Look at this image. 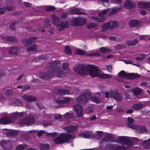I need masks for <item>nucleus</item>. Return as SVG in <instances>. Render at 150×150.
<instances>
[{"label": "nucleus", "instance_id": "nucleus-1", "mask_svg": "<svg viewBox=\"0 0 150 150\" xmlns=\"http://www.w3.org/2000/svg\"><path fill=\"white\" fill-rule=\"evenodd\" d=\"M60 62L57 61L50 63L49 64L51 66L50 67L51 69L45 70L42 72H40L39 77L41 78L48 79L54 75L59 78L65 76L69 71L68 64L67 63H63L62 67L64 71L62 69H60Z\"/></svg>", "mask_w": 150, "mask_h": 150}, {"label": "nucleus", "instance_id": "nucleus-2", "mask_svg": "<svg viewBox=\"0 0 150 150\" xmlns=\"http://www.w3.org/2000/svg\"><path fill=\"white\" fill-rule=\"evenodd\" d=\"M74 70L77 73L82 75H86L89 74L93 77L98 76L101 79H107L112 77L111 74L100 73L99 69L97 67L92 65L86 67L84 65L79 64L74 67Z\"/></svg>", "mask_w": 150, "mask_h": 150}, {"label": "nucleus", "instance_id": "nucleus-3", "mask_svg": "<svg viewBox=\"0 0 150 150\" xmlns=\"http://www.w3.org/2000/svg\"><path fill=\"white\" fill-rule=\"evenodd\" d=\"M105 138L100 142L101 146L104 142L112 141L124 145H127L128 146H130L132 144V141L130 140L128 137L125 136L117 137L114 135L111 134L107 133H105Z\"/></svg>", "mask_w": 150, "mask_h": 150}, {"label": "nucleus", "instance_id": "nucleus-4", "mask_svg": "<svg viewBox=\"0 0 150 150\" xmlns=\"http://www.w3.org/2000/svg\"><path fill=\"white\" fill-rule=\"evenodd\" d=\"M67 15L65 13H63L61 15L60 18L54 15L52 16L53 22L58 31L63 30L67 27L68 23L67 20Z\"/></svg>", "mask_w": 150, "mask_h": 150}, {"label": "nucleus", "instance_id": "nucleus-5", "mask_svg": "<svg viewBox=\"0 0 150 150\" xmlns=\"http://www.w3.org/2000/svg\"><path fill=\"white\" fill-rule=\"evenodd\" d=\"M92 93L89 90H84L83 94H81L77 98L76 100L77 102L81 104H83L91 100L97 103H100L101 100L100 98L96 96H91Z\"/></svg>", "mask_w": 150, "mask_h": 150}, {"label": "nucleus", "instance_id": "nucleus-6", "mask_svg": "<svg viewBox=\"0 0 150 150\" xmlns=\"http://www.w3.org/2000/svg\"><path fill=\"white\" fill-rule=\"evenodd\" d=\"M140 75L137 74H127L124 71H122L118 74V76L119 78L123 77L128 79H133L137 78Z\"/></svg>", "mask_w": 150, "mask_h": 150}, {"label": "nucleus", "instance_id": "nucleus-7", "mask_svg": "<svg viewBox=\"0 0 150 150\" xmlns=\"http://www.w3.org/2000/svg\"><path fill=\"white\" fill-rule=\"evenodd\" d=\"M71 138V136L68 134H62L59 137L55 138L54 142L56 144H62L67 141Z\"/></svg>", "mask_w": 150, "mask_h": 150}, {"label": "nucleus", "instance_id": "nucleus-8", "mask_svg": "<svg viewBox=\"0 0 150 150\" xmlns=\"http://www.w3.org/2000/svg\"><path fill=\"white\" fill-rule=\"evenodd\" d=\"M118 23L115 21H110L106 24H103L101 26V30L104 31L108 29L114 28L117 27Z\"/></svg>", "mask_w": 150, "mask_h": 150}, {"label": "nucleus", "instance_id": "nucleus-9", "mask_svg": "<svg viewBox=\"0 0 150 150\" xmlns=\"http://www.w3.org/2000/svg\"><path fill=\"white\" fill-rule=\"evenodd\" d=\"M35 119L33 116H28L21 121L20 125L21 126L26 125L29 126L33 125L35 123Z\"/></svg>", "mask_w": 150, "mask_h": 150}, {"label": "nucleus", "instance_id": "nucleus-10", "mask_svg": "<svg viewBox=\"0 0 150 150\" xmlns=\"http://www.w3.org/2000/svg\"><path fill=\"white\" fill-rule=\"evenodd\" d=\"M73 109L78 117H81L83 115V109L82 107L79 104H76L74 105Z\"/></svg>", "mask_w": 150, "mask_h": 150}, {"label": "nucleus", "instance_id": "nucleus-11", "mask_svg": "<svg viewBox=\"0 0 150 150\" xmlns=\"http://www.w3.org/2000/svg\"><path fill=\"white\" fill-rule=\"evenodd\" d=\"M71 98H64L61 99L55 100V102L57 103L60 105L61 106L67 105L71 101Z\"/></svg>", "mask_w": 150, "mask_h": 150}, {"label": "nucleus", "instance_id": "nucleus-12", "mask_svg": "<svg viewBox=\"0 0 150 150\" xmlns=\"http://www.w3.org/2000/svg\"><path fill=\"white\" fill-rule=\"evenodd\" d=\"M0 146L4 150H10L12 148L11 143L8 140L1 141Z\"/></svg>", "mask_w": 150, "mask_h": 150}, {"label": "nucleus", "instance_id": "nucleus-13", "mask_svg": "<svg viewBox=\"0 0 150 150\" xmlns=\"http://www.w3.org/2000/svg\"><path fill=\"white\" fill-rule=\"evenodd\" d=\"M110 9H104L100 13H99L98 10H90L88 11V12L91 15H95L98 14L99 16H101L107 13L110 11Z\"/></svg>", "mask_w": 150, "mask_h": 150}, {"label": "nucleus", "instance_id": "nucleus-14", "mask_svg": "<svg viewBox=\"0 0 150 150\" xmlns=\"http://www.w3.org/2000/svg\"><path fill=\"white\" fill-rule=\"evenodd\" d=\"M110 97L117 101H119L122 99V96L120 94L114 91H110Z\"/></svg>", "mask_w": 150, "mask_h": 150}, {"label": "nucleus", "instance_id": "nucleus-15", "mask_svg": "<svg viewBox=\"0 0 150 150\" xmlns=\"http://www.w3.org/2000/svg\"><path fill=\"white\" fill-rule=\"evenodd\" d=\"M36 38L35 37H31L28 39H25L22 42V43L24 46L28 47L30 46L32 43L35 41Z\"/></svg>", "mask_w": 150, "mask_h": 150}, {"label": "nucleus", "instance_id": "nucleus-16", "mask_svg": "<svg viewBox=\"0 0 150 150\" xmlns=\"http://www.w3.org/2000/svg\"><path fill=\"white\" fill-rule=\"evenodd\" d=\"M124 5L127 8L132 9L134 7L135 4L131 0H127L125 1Z\"/></svg>", "mask_w": 150, "mask_h": 150}, {"label": "nucleus", "instance_id": "nucleus-17", "mask_svg": "<svg viewBox=\"0 0 150 150\" xmlns=\"http://www.w3.org/2000/svg\"><path fill=\"white\" fill-rule=\"evenodd\" d=\"M15 7L13 5H11L9 6H7L6 7H0V15L4 14L6 11H11L14 9Z\"/></svg>", "mask_w": 150, "mask_h": 150}, {"label": "nucleus", "instance_id": "nucleus-18", "mask_svg": "<svg viewBox=\"0 0 150 150\" xmlns=\"http://www.w3.org/2000/svg\"><path fill=\"white\" fill-rule=\"evenodd\" d=\"M22 98L25 101L28 102H33L37 100V98L35 97L28 96L25 94L23 95Z\"/></svg>", "mask_w": 150, "mask_h": 150}, {"label": "nucleus", "instance_id": "nucleus-19", "mask_svg": "<svg viewBox=\"0 0 150 150\" xmlns=\"http://www.w3.org/2000/svg\"><path fill=\"white\" fill-rule=\"evenodd\" d=\"M12 122V120L8 117H5L0 119V124H8L11 123Z\"/></svg>", "mask_w": 150, "mask_h": 150}, {"label": "nucleus", "instance_id": "nucleus-20", "mask_svg": "<svg viewBox=\"0 0 150 150\" xmlns=\"http://www.w3.org/2000/svg\"><path fill=\"white\" fill-rule=\"evenodd\" d=\"M20 52L19 48L16 47H11L9 50V54L14 55L18 54Z\"/></svg>", "mask_w": 150, "mask_h": 150}, {"label": "nucleus", "instance_id": "nucleus-21", "mask_svg": "<svg viewBox=\"0 0 150 150\" xmlns=\"http://www.w3.org/2000/svg\"><path fill=\"white\" fill-rule=\"evenodd\" d=\"M138 6L141 8H150V2H139L138 4Z\"/></svg>", "mask_w": 150, "mask_h": 150}, {"label": "nucleus", "instance_id": "nucleus-22", "mask_svg": "<svg viewBox=\"0 0 150 150\" xmlns=\"http://www.w3.org/2000/svg\"><path fill=\"white\" fill-rule=\"evenodd\" d=\"M100 16V17L98 18V17H96L94 16H91L90 17V18L95 21L99 23H102L104 21L105 18L103 16Z\"/></svg>", "mask_w": 150, "mask_h": 150}, {"label": "nucleus", "instance_id": "nucleus-23", "mask_svg": "<svg viewBox=\"0 0 150 150\" xmlns=\"http://www.w3.org/2000/svg\"><path fill=\"white\" fill-rule=\"evenodd\" d=\"M127 121L128 122L127 123V124L129 127L134 129L136 128V125L132 124L133 122H134V119L132 118H128Z\"/></svg>", "mask_w": 150, "mask_h": 150}, {"label": "nucleus", "instance_id": "nucleus-24", "mask_svg": "<svg viewBox=\"0 0 150 150\" xmlns=\"http://www.w3.org/2000/svg\"><path fill=\"white\" fill-rule=\"evenodd\" d=\"M63 129L68 132H73L76 130V128L73 125H71L64 128Z\"/></svg>", "mask_w": 150, "mask_h": 150}, {"label": "nucleus", "instance_id": "nucleus-25", "mask_svg": "<svg viewBox=\"0 0 150 150\" xmlns=\"http://www.w3.org/2000/svg\"><path fill=\"white\" fill-rule=\"evenodd\" d=\"M131 91L134 95L137 96L142 93V90L140 88L137 87L132 90Z\"/></svg>", "mask_w": 150, "mask_h": 150}, {"label": "nucleus", "instance_id": "nucleus-26", "mask_svg": "<svg viewBox=\"0 0 150 150\" xmlns=\"http://www.w3.org/2000/svg\"><path fill=\"white\" fill-rule=\"evenodd\" d=\"M3 39L8 41L13 42H17V39L14 37L10 36H6L3 38Z\"/></svg>", "mask_w": 150, "mask_h": 150}, {"label": "nucleus", "instance_id": "nucleus-27", "mask_svg": "<svg viewBox=\"0 0 150 150\" xmlns=\"http://www.w3.org/2000/svg\"><path fill=\"white\" fill-rule=\"evenodd\" d=\"M57 93L59 95L70 94V92L69 90L63 89H59L57 91Z\"/></svg>", "mask_w": 150, "mask_h": 150}, {"label": "nucleus", "instance_id": "nucleus-28", "mask_svg": "<svg viewBox=\"0 0 150 150\" xmlns=\"http://www.w3.org/2000/svg\"><path fill=\"white\" fill-rule=\"evenodd\" d=\"M6 134L8 137H12L18 135V133L16 131L12 130L7 132Z\"/></svg>", "mask_w": 150, "mask_h": 150}, {"label": "nucleus", "instance_id": "nucleus-29", "mask_svg": "<svg viewBox=\"0 0 150 150\" xmlns=\"http://www.w3.org/2000/svg\"><path fill=\"white\" fill-rule=\"evenodd\" d=\"M23 112H16L11 114V117L14 119H16L17 117H22L23 115Z\"/></svg>", "mask_w": 150, "mask_h": 150}, {"label": "nucleus", "instance_id": "nucleus-30", "mask_svg": "<svg viewBox=\"0 0 150 150\" xmlns=\"http://www.w3.org/2000/svg\"><path fill=\"white\" fill-rule=\"evenodd\" d=\"M139 22L137 20H131L129 22V25L131 27L137 26L139 24Z\"/></svg>", "mask_w": 150, "mask_h": 150}, {"label": "nucleus", "instance_id": "nucleus-31", "mask_svg": "<svg viewBox=\"0 0 150 150\" xmlns=\"http://www.w3.org/2000/svg\"><path fill=\"white\" fill-rule=\"evenodd\" d=\"M136 128H134V129H136L137 130L140 131L141 133L146 132V129L144 127L139 125H136Z\"/></svg>", "mask_w": 150, "mask_h": 150}, {"label": "nucleus", "instance_id": "nucleus-32", "mask_svg": "<svg viewBox=\"0 0 150 150\" xmlns=\"http://www.w3.org/2000/svg\"><path fill=\"white\" fill-rule=\"evenodd\" d=\"M143 144L146 149H149L150 150V139L144 141Z\"/></svg>", "mask_w": 150, "mask_h": 150}, {"label": "nucleus", "instance_id": "nucleus-33", "mask_svg": "<svg viewBox=\"0 0 150 150\" xmlns=\"http://www.w3.org/2000/svg\"><path fill=\"white\" fill-rule=\"evenodd\" d=\"M138 43L137 39H135L132 41L128 40L127 42V45L128 46H131L135 45Z\"/></svg>", "mask_w": 150, "mask_h": 150}, {"label": "nucleus", "instance_id": "nucleus-34", "mask_svg": "<svg viewBox=\"0 0 150 150\" xmlns=\"http://www.w3.org/2000/svg\"><path fill=\"white\" fill-rule=\"evenodd\" d=\"M75 52L77 54L81 55H86V53L85 51L79 49H78L76 50L75 51Z\"/></svg>", "mask_w": 150, "mask_h": 150}, {"label": "nucleus", "instance_id": "nucleus-35", "mask_svg": "<svg viewBox=\"0 0 150 150\" xmlns=\"http://www.w3.org/2000/svg\"><path fill=\"white\" fill-rule=\"evenodd\" d=\"M144 106V105L141 103L136 104L133 106V108L135 110H137Z\"/></svg>", "mask_w": 150, "mask_h": 150}, {"label": "nucleus", "instance_id": "nucleus-36", "mask_svg": "<svg viewBox=\"0 0 150 150\" xmlns=\"http://www.w3.org/2000/svg\"><path fill=\"white\" fill-rule=\"evenodd\" d=\"M100 52L103 53L109 52L111 51V50L108 48L102 47L100 48Z\"/></svg>", "mask_w": 150, "mask_h": 150}, {"label": "nucleus", "instance_id": "nucleus-37", "mask_svg": "<svg viewBox=\"0 0 150 150\" xmlns=\"http://www.w3.org/2000/svg\"><path fill=\"white\" fill-rule=\"evenodd\" d=\"M28 146L26 144H20L18 145L16 148V150H24Z\"/></svg>", "mask_w": 150, "mask_h": 150}, {"label": "nucleus", "instance_id": "nucleus-38", "mask_svg": "<svg viewBox=\"0 0 150 150\" xmlns=\"http://www.w3.org/2000/svg\"><path fill=\"white\" fill-rule=\"evenodd\" d=\"M40 148L41 150H47L49 148V146L47 144H41Z\"/></svg>", "mask_w": 150, "mask_h": 150}, {"label": "nucleus", "instance_id": "nucleus-39", "mask_svg": "<svg viewBox=\"0 0 150 150\" xmlns=\"http://www.w3.org/2000/svg\"><path fill=\"white\" fill-rule=\"evenodd\" d=\"M100 54L98 53V51L96 50V53H86V56L90 57H93L96 56H100Z\"/></svg>", "mask_w": 150, "mask_h": 150}, {"label": "nucleus", "instance_id": "nucleus-40", "mask_svg": "<svg viewBox=\"0 0 150 150\" xmlns=\"http://www.w3.org/2000/svg\"><path fill=\"white\" fill-rule=\"evenodd\" d=\"M78 21L80 23V25H82L86 23V19L85 18L80 17L79 18Z\"/></svg>", "mask_w": 150, "mask_h": 150}, {"label": "nucleus", "instance_id": "nucleus-41", "mask_svg": "<svg viewBox=\"0 0 150 150\" xmlns=\"http://www.w3.org/2000/svg\"><path fill=\"white\" fill-rule=\"evenodd\" d=\"M27 50L28 52H30L31 51H36L37 50V47L36 45H34L32 47L27 48Z\"/></svg>", "mask_w": 150, "mask_h": 150}, {"label": "nucleus", "instance_id": "nucleus-42", "mask_svg": "<svg viewBox=\"0 0 150 150\" xmlns=\"http://www.w3.org/2000/svg\"><path fill=\"white\" fill-rule=\"evenodd\" d=\"M78 14H81L83 15H86V13L85 12L84 10L81 8L77 9Z\"/></svg>", "mask_w": 150, "mask_h": 150}, {"label": "nucleus", "instance_id": "nucleus-43", "mask_svg": "<svg viewBox=\"0 0 150 150\" xmlns=\"http://www.w3.org/2000/svg\"><path fill=\"white\" fill-rule=\"evenodd\" d=\"M64 53L67 54H71V50L69 47L68 46L65 47Z\"/></svg>", "mask_w": 150, "mask_h": 150}, {"label": "nucleus", "instance_id": "nucleus-44", "mask_svg": "<svg viewBox=\"0 0 150 150\" xmlns=\"http://www.w3.org/2000/svg\"><path fill=\"white\" fill-rule=\"evenodd\" d=\"M74 116V114L72 113H67L64 115V117L65 118L69 119L72 118Z\"/></svg>", "mask_w": 150, "mask_h": 150}, {"label": "nucleus", "instance_id": "nucleus-45", "mask_svg": "<svg viewBox=\"0 0 150 150\" xmlns=\"http://www.w3.org/2000/svg\"><path fill=\"white\" fill-rule=\"evenodd\" d=\"M119 9L117 8H112L110 11V13H109L110 15H111L115 13L118 11Z\"/></svg>", "mask_w": 150, "mask_h": 150}, {"label": "nucleus", "instance_id": "nucleus-46", "mask_svg": "<svg viewBox=\"0 0 150 150\" xmlns=\"http://www.w3.org/2000/svg\"><path fill=\"white\" fill-rule=\"evenodd\" d=\"M141 40H145L149 39L150 40V36L149 35H141L140 36Z\"/></svg>", "mask_w": 150, "mask_h": 150}, {"label": "nucleus", "instance_id": "nucleus-47", "mask_svg": "<svg viewBox=\"0 0 150 150\" xmlns=\"http://www.w3.org/2000/svg\"><path fill=\"white\" fill-rule=\"evenodd\" d=\"M114 150H126V148L123 146H117L114 148Z\"/></svg>", "mask_w": 150, "mask_h": 150}, {"label": "nucleus", "instance_id": "nucleus-48", "mask_svg": "<svg viewBox=\"0 0 150 150\" xmlns=\"http://www.w3.org/2000/svg\"><path fill=\"white\" fill-rule=\"evenodd\" d=\"M77 8H75L71 9L70 11V13L71 14H78Z\"/></svg>", "mask_w": 150, "mask_h": 150}, {"label": "nucleus", "instance_id": "nucleus-49", "mask_svg": "<svg viewBox=\"0 0 150 150\" xmlns=\"http://www.w3.org/2000/svg\"><path fill=\"white\" fill-rule=\"evenodd\" d=\"M16 22L15 21L14 22L12 23L11 24H10L9 25V27L10 28L13 30H14L15 29V28L14 26L15 25V24H16Z\"/></svg>", "mask_w": 150, "mask_h": 150}, {"label": "nucleus", "instance_id": "nucleus-50", "mask_svg": "<svg viewBox=\"0 0 150 150\" xmlns=\"http://www.w3.org/2000/svg\"><path fill=\"white\" fill-rule=\"evenodd\" d=\"M56 9L55 7L54 6H49L47 8V9L48 11H53Z\"/></svg>", "mask_w": 150, "mask_h": 150}, {"label": "nucleus", "instance_id": "nucleus-51", "mask_svg": "<svg viewBox=\"0 0 150 150\" xmlns=\"http://www.w3.org/2000/svg\"><path fill=\"white\" fill-rule=\"evenodd\" d=\"M106 67L107 70L110 73L112 71V67L111 65H107Z\"/></svg>", "mask_w": 150, "mask_h": 150}, {"label": "nucleus", "instance_id": "nucleus-52", "mask_svg": "<svg viewBox=\"0 0 150 150\" xmlns=\"http://www.w3.org/2000/svg\"><path fill=\"white\" fill-rule=\"evenodd\" d=\"M97 135L99 137H102L103 135L104 136L105 133H104L102 131H97Z\"/></svg>", "mask_w": 150, "mask_h": 150}, {"label": "nucleus", "instance_id": "nucleus-53", "mask_svg": "<svg viewBox=\"0 0 150 150\" xmlns=\"http://www.w3.org/2000/svg\"><path fill=\"white\" fill-rule=\"evenodd\" d=\"M111 3H120L121 2L120 0H110Z\"/></svg>", "mask_w": 150, "mask_h": 150}, {"label": "nucleus", "instance_id": "nucleus-54", "mask_svg": "<svg viewBox=\"0 0 150 150\" xmlns=\"http://www.w3.org/2000/svg\"><path fill=\"white\" fill-rule=\"evenodd\" d=\"M145 57L144 56L138 57L135 58V59L138 61H141L144 59Z\"/></svg>", "mask_w": 150, "mask_h": 150}, {"label": "nucleus", "instance_id": "nucleus-55", "mask_svg": "<svg viewBox=\"0 0 150 150\" xmlns=\"http://www.w3.org/2000/svg\"><path fill=\"white\" fill-rule=\"evenodd\" d=\"M44 132V131L42 130H40L37 133V136L38 137L41 136Z\"/></svg>", "mask_w": 150, "mask_h": 150}, {"label": "nucleus", "instance_id": "nucleus-56", "mask_svg": "<svg viewBox=\"0 0 150 150\" xmlns=\"http://www.w3.org/2000/svg\"><path fill=\"white\" fill-rule=\"evenodd\" d=\"M16 104L18 106H21L23 104L22 103L21 100H16Z\"/></svg>", "mask_w": 150, "mask_h": 150}, {"label": "nucleus", "instance_id": "nucleus-57", "mask_svg": "<svg viewBox=\"0 0 150 150\" xmlns=\"http://www.w3.org/2000/svg\"><path fill=\"white\" fill-rule=\"evenodd\" d=\"M57 135V134L56 132H54L50 133V136L54 137Z\"/></svg>", "mask_w": 150, "mask_h": 150}, {"label": "nucleus", "instance_id": "nucleus-58", "mask_svg": "<svg viewBox=\"0 0 150 150\" xmlns=\"http://www.w3.org/2000/svg\"><path fill=\"white\" fill-rule=\"evenodd\" d=\"M96 24L95 23H91L88 26V27L89 28H91L96 26Z\"/></svg>", "mask_w": 150, "mask_h": 150}, {"label": "nucleus", "instance_id": "nucleus-59", "mask_svg": "<svg viewBox=\"0 0 150 150\" xmlns=\"http://www.w3.org/2000/svg\"><path fill=\"white\" fill-rule=\"evenodd\" d=\"M124 62L127 64H132L133 62L130 60H127L124 61Z\"/></svg>", "mask_w": 150, "mask_h": 150}, {"label": "nucleus", "instance_id": "nucleus-60", "mask_svg": "<svg viewBox=\"0 0 150 150\" xmlns=\"http://www.w3.org/2000/svg\"><path fill=\"white\" fill-rule=\"evenodd\" d=\"M110 93L108 92H105V97L107 98H108L109 97H110Z\"/></svg>", "mask_w": 150, "mask_h": 150}, {"label": "nucleus", "instance_id": "nucleus-61", "mask_svg": "<svg viewBox=\"0 0 150 150\" xmlns=\"http://www.w3.org/2000/svg\"><path fill=\"white\" fill-rule=\"evenodd\" d=\"M11 91L9 90H7L5 93V95L6 96H9L11 94Z\"/></svg>", "mask_w": 150, "mask_h": 150}, {"label": "nucleus", "instance_id": "nucleus-62", "mask_svg": "<svg viewBox=\"0 0 150 150\" xmlns=\"http://www.w3.org/2000/svg\"><path fill=\"white\" fill-rule=\"evenodd\" d=\"M109 40H111L115 41L117 40V38L116 37H111L109 38Z\"/></svg>", "mask_w": 150, "mask_h": 150}, {"label": "nucleus", "instance_id": "nucleus-63", "mask_svg": "<svg viewBox=\"0 0 150 150\" xmlns=\"http://www.w3.org/2000/svg\"><path fill=\"white\" fill-rule=\"evenodd\" d=\"M23 4L24 5L27 7H29L31 6V4L28 3L24 2Z\"/></svg>", "mask_w": 150, "mask_h": 150}, {"label": "nucleus", "instance_id": "nucleus-64", "mask_svg": "<svg viewBox=\"0 0 150 150\" xmlns=\"http://www.w3.org/2000/svg\"><path fill=\"white\" fill-rule=\"evenodd\" d=\"M113 106L112 105H109L106 107V108L108 110H110L112 109Z\"/></svg>", "mask_w": 150, "mask_h": 150}]
</instances>
